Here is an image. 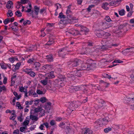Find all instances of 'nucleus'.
<instances>
[{"instance_id":"nucleus-1","label":"nucleus","mask_w":134,"mask_h":134,"mask_svg":"<svg viewBox=\"0 0 134 134\" xmlns=\"http://www.w3.org/2000/svg\"><path fill=\"white\" fill-rule=\"evenodd\" d=\"M88 87L86 85H81L77 86H71L69 89V91L71 93L75 92L79 90L83 91H87Z\"/></svg>"},{"instance_id":"nucleus-2","label":"nucleus","mask_w":134,"mask_h":134,"mask_svg":"<svg viewBox=\"0 0 134 134\" xmlns=\"http://www.w3.org/2000/svg\"><path fill=\"white\" fill-rule=\"evenodd\" d=\"M81 103L78 101H74L71 102L68 107V109L70 111L69 112L73 111L75 108H77L80 105Z\"/></svg>"},{"instance_id":"nucleus-3","label":"nucleus","mask_w":134,"mask_h":134,"mask_svg":"<svg viewBox=\"0 0 134 134\" xmlns=\"http://www.w3.org/2000/svg\"><path fill=\"white\" fill-rule=\"evenodd\" d=\"M82 61L80 59H75L69 61L68 63V65H71L72 67H76L79 65L80 63H82Z\"/></svg>"},{"instance_id":"nucleus-4","label":"nucleus","mask_w":134,"mask_h":134,"mask_svg":"<svg viewBox=\"0 0 134 134\" xmlns=\"http://www.w3.org/2000/svg\"><path fill=\"white\" fill-rule=\"evenodd\" d=\"M69 52V51L68 48L65 47L59 49L58 52V55L60 57H62L65 55Z\"/></svg>"},{"instance_id":"nucleus-5","label":"nucleus","mask_w":134,"mask_h":134,"mask_svg":"<svg viewBox=\"0 0 134 134\" xmlns=\"http://www.w3.org/2000/svg\"><path fill=\"white\" fill-rule=\"evenodd\" d=\"M81 65L80 66L81 70H88L91 69L90 66H89L88 64L87 63H85L83 61L82 63H80Z\"/></svg>"},{"instance_id":"nucleus-6","label":"nucleus","mask_w":134,"mask_h":134,"mask_svg":"<svg viewBox=\"0 0 134 134\" xmlns=\"http://www.w3.org/2000/svg\"><path fill=\"white\" fill-rule=\"evenodd\" d=\"M67 77L69 78V80L73 81L75 79V75L74 74L73 71L69 72L67 74Z\"/></svg>"},{"instance_id":"nucleus-7","label":"nucleus","mask_w":134,"mask_h":134,"mask_svg":"<svg viewBox=\"0 0 134 134\" xmlns=\"http://www.w3.org/2000/svg\"><path fill=\"white\" fill-rule=\"evenodd\" d=\"M66 32H68L70 34L75 35L79 34V31H77L73 28L69 29Z\"/></svg>"},{"instance_id":"nucleus-8","label":"nucleus","mask_w":134,"mask_h":134,"mask_svg":"<svg viewBox=\"0 0 134 134\" xmlns=\"http://www.w3.org/2000/svg\"><path fill=\"white\" fill-rule=\"evenodd\" d=\"M51 103L50 102H48L46 103L44 106V109L48 113L49 112V110L51 108Z\"/></svg>"},{"instance_id":"nucleus-9","label":"nucleus","mask_w":134,"mask_h":134,"mask_svg":"<svg viewBox=\"0 0 134 134\" xmlns=\"http://www.w3.org/2000/svg\"><path fill=\"white\" fill-rule=\"evenodd\" d=\"M51 65L49 64H46L42 66L41 68V69L47 71L51 70Z\"/></svg>"},{"instance_id":"nucleus-10","label":"nucleus","mask_w":134,"mask_h":134,"mask_svg":"<svg viewBox=\"0 0 134 134\" xmlns=\"http://www.w3.org/2000/svg\"><path fill=\"white\" fill-rule=\"evenodd\" d=\"M93 132V131L90 129L86 128L83 130L82 134H92Z\"/></svg>"},{"instance_id":"nucleus-11","label":"nucleus","mask_w":134,"mask_h":134,"mask_svg":"<svg viewBox=\"0 0 134 134\" xmlns=\"http://www.w3.org/2000/svg\"><path fill=\"white\" fill-rule=\"evenodd\" d=\"M80 26L81 27V31L85 32V33L84 34H85V35H86V33L88 32L89 31V29L83 26L80 25Z\"/></svg>"},{"instance_id":"nucleus-12","label":"nucleus","mask_w":134,"mask_h":134,"mask_svg":"<svg viewBox=\"0 0 134 134\" xmlns=\"http://www.w3.org/2000/svg\"><path fill=\"white\" fill-rule=\"evenodd\" d=\"M100 26L102 29H107V23L105 22L102 21L100 23Z\"/></svg>"},{"instance_id":"nucleus-13","label":"nucleus","mask_w":134,"mask_h":134,"mask_svg":"<svg viewBox=\"0 0 134 134\" xmlns=\"http://www.w3.org/2000/svg\"><path fill=\"white\" fill-rule=\"evenodd\" d=\"M45 75L47 76L46 77H48V79L51 78H53L55 77V76L54 74V72L51 71L49 73H48L45 74Z\"/></svg>"},{"instance_id":"nucleus-14","label":"nucleus","mask_w":134,"mask_h":134,"mask_svg":"<svg viewBox=\"0 0 134 134\" xmlns=\"http://www.w3.org/2000/svg\"><path fill=\"white\" fill-rule=\"evenodd\" d=\"M59 80L55 82L56 83L57 86L58 87L60 88L62 87L64 85L63 83H62V82L61 80L59 79Z\"/></svg>"},{"instance_id":"nucleus-15","label":"nucleus","mask_w":134,"mask_h":134,"mask_svg":"<svg viewBox=\"0 0 134 134\" xmlns=\"http://www.w3.org/2000/svg\"><path fill=\"white\" fill-rule=\"evenodd\" d=\"M46 59L48 62H52L53 60V56L51 54H49L46 56Z\"/></svg>"},{"instance_id":"nucleus-16","label":"nucleus","mask_w":134,"mask_h":134,"mask_svg":"<svg viewBox=\"0 0 134 134\" xmlns=\"http://www.w3.org/2000/svg\"><path fill=\"white\" fill-rule=\"evenodd\" d=\"M106 58V62H110L114 59L113 56L110 55H107Z\"/></svg>"},{"instance_id":"nucleus-17","label":"nucleus","mask_w":134,"mask_h":134,"mask_svg":"<svg viewBox=\"0 0 134 134\" xmlns=\"http://www.w3.org/2000/svg\"><path fill=\"white\" fill-rule=\"evenodd\" d=\"M100 120H101L102 124L103 125H105L107 124L108 122V118L107 117H105L103 118L102 119H100Z\"/></svg>"},{"instance_id":"nucleus-18","label":"nucleus","mask_w":134,"mask_h":134,"mask_svg":"<svg viewBox=\"0 0 134 134\" xmlns=\"http://www.w3.org/2000/svg\"><path fill=\"white\" fill-rule=\"evenodd\" d=\"M95 126L96 128L100 127V125L102 124L101 120L98 119L94 122Z\"/></svg>"},{"instance_id":"nucleus-19","label":"nucleus","mask_w":134,"mask_h":134,"mask_svg":"<svg viewBox=\"0 0 134 134\" xmlns=\"http://www.w3.org/2000/svg\"><path fill=\"white\" fill-rule=\"evenodd\" d=\"M48 77H45V79L42 80L41 81V83L42 84L43 86H45L46 85L48 82Z\"/></svg>"},{"instance_id":"nucleus-20","label":"nucleus","mask_w":134,"mask_h":134,"mask_svg":"<svg viewBox=\"0 0 134 134\" xmlns=\"http://www.w3.org/2000/svg\"><path fill=\"white\" fill-rule=\"evenodd\" d=\"M108 5L109 4L108 3H103L102 5V7L103 9L107 10L109 9L108 7Z\"/></svg>"},{"instance_id":"nucleus-21","label":"nucleus","mask_w":134,"mask_h":134,"mask_svg":"<svg viewBox=\"0 0 134 134\" xmlns=\"http://www.w3.org/2000/svg\"><path fill=\"white\" fill-rule=\"evenodd\" d=\"M74 74L76 76L81 77V72L79 70L75 71H73Z\"/></svg>"},{"instance_id":"nucleus-22","label":"nucleus","mask_w":134,"mask_h":134,"mask_svg":"<svg viewBox=\"0 0 134 134\" xmlns=\"http://www.w3.org/2000/svg\"><path fill=\"white\" fill-rule=\"evenodd\" d=\"M127 98L130 101H134V93L130 95Z\"/></svg>"},{"instance_id":"nucleus-23","label":"nucleus","mask_w":134,"mask_h":134,"mask_svg":"<svg viewBox=\"0 0 134 134\" xmlns=\"http://www.w3.org/2000/svg\"><path fill=\"white\" fill-rule=\"evenodd\" d=\"M122 126L121 125H113L112 127L115 130H118V129L121 128Z\"/></svg>"},{"instance_id":"nucleus-24","label":"nucleus","mask_w":134,"mask_h":134,"mask_svg":"<svg viewBox=\"0 0 134 134\" xmlns=\"http://www.w3.org/2000/svg\"><path fill=\"white\" fill-rule=\"evenodd\" d=\"M15 66V68L13 69V71H15L18 70L20 65V64L19 63H17L15 65H14Z\"/></svg>"},{"instance_id":"nucleus-25","label":"nucleus","mask_w":134,"mask_h":134,"mask_svg":"<svg viewBox=\"0 0 134 134\" xmlns=\"http://www.w3.org/2000/svg\"><path fill=\"white\" fill-rule=\"evenodd\" d=\"M104 101L102 99H100L99 100V105H100V104H101V106L100 107H99L98 106V108L100 109L101 108H102L103 106V104L104 103Z\"/></svg>"},{"instance_id":"nucleus-26","label":"nucleus","mask_w":134,"mask_h":134,"mask_svg":"<svg viewBox=\"0 0 134 134\" xmlns=\"http://www.w3.org/2000/svg\"><path fill=\"white\" fill-rule=\"evenodd\" d=\"M71 11L69 9H67L66 12V14L67 15V16L68 18H69V17H70L71 16Z\"/></svg>"},{"instance_id":"nucleus-27","label":"nucleus","mask_w":134,"mask_h":134,"mask_svg":"<svg viewBox=\"0 0 134 134\" xmlns=\"http://www.w3.org/2000/svg\"><path fill=\"white\" fill-rule=\"evenodd\" d=\"M89 64H88V65L89 66H90V68H91V69H92V65L95 64V63H94V61L92 60H89Z\"/></svg>"},{"instance_id":"nucleus-28","label":"nucleus","mask_w":134,"mask_h":134,"mask_svg":"<svg viewBox=\"0 0 134 134\" xmlns=\"http://www.w3.org/2000/svg\"><path fill=\"white\" fill-rule=\"evenodd\" d=\"M30 119L32 120L36 121H37L38 119V118L36 116L33 115H30Z\"/></svg>"},{"instance_id":"nucleus-29","label":"nucleus","mask_w":134,"mask_h":134,"mask_svg":"<svg viewBox=\"0 0 134 134\" xmlns=\"http://www.w3.org/2000/svg\"><path fill=\"white\" fill-rule=\"evenodd\" d=\"M40 100L42 103H44L47 100V99L45 97H43L41 98L40 99Z\"/></svg>"},{"instance_id":"nucleus-30","label":"nucleus","mask_w":134,"mask_h":134,"mask_svg":"<svg viewBox=\"0 0 134 134\" xmlns=\"http://www.w3.org/2000/svg\"><path fill=\"white\" fill-rule=\"evenodd\" d=\"M13 13H12V11L10 10H8V12L7 13V15L8 17H11L13 16Z\"/></svg>"},{"instance_id":"nucleus-31","label":"nucleus","mask_w":134,"mask_h":134,"mask_svg":"<svg viewBox=\"0 0 134 134\" xmlns=\"http://www.w3.org/2000/svg\"><path fill=\"white\" fill-rule=\"evenodd\" d=\"M15 15L18 17H20L22 16V13L19 10L16 11L15 13Z\"/></svg>"},{"instance_id":"nucleus-32","label":"nucleus","mask_w":134,"mask_h":134,"mask_svg":"<svg viewBox=\"0 0 134 134\" xmlns=\"http://www.w3.org/2000/svg\"><path fill=\"white\" fill-rule=\"evenodd\" d=\"M112 129V128L110 127H108L105 129L104 130V131L105 133H107L111 131Z\"/></svg>"},{"instance_id":"nucleus-33","label":"nucleus","mask_w":134,"mask_h":134,"mask_svg":"<svg viewBox=\"0 0 134 134\" xmlns=\"http://www.w3.org/2000/svg\"><path fill=\"white\" fill-rule=\"evenodd\" d=\"M29 121L28 120H25L23 123V125L24 126H27V125H28L29 123Z\"/></svg>"},{"instance_id":"nucleus-34","label":"nucleus","mask_w":134,"mask_h":134,"mask_svg":"<svg viewBox=\"0 0 134 134\" xmlns=\"http://www.w3.org/2000/svg\"><path fill=\"white\" fill-rule=\"evenodd\" d=\"M34 10L35 12V14L36 15H37L38 14V12L39 10V8L37 7V6H35L34 7Z\"/></svg>"},{"instance_id":"nucleus-35","label":"nucleus","mask_w":134,"mask_h":134,"mask_svg":"<svg viewBox=\"0 0 134 134\" xmlns=\"http://www.w3.org/2000/svg\"><path fill=\"white\" fill-rule=\"evenodd\" d=\"M50 124L52 126H56V123L55 121L54 120H52L51 121Z\"/></svg>"},{"instance_id":"nucleus-36","label":"nucleus","mask_w":134,"mask_h":134,"mask_svg":"<svg viewBox=\"0 0 134 134\" xmlns=\"http://www.w3.org/2000/svg\"><path fill=\"white\" fill-rule=\"evenodd\" d=\"M31 71V70L28 68H26L25 69H24L23 70V72H25L29 74Z\"/></svg>"},{"instance_id":"nucleus-37","label":"nucleus","mask_w":134,"mask_h":134,"mask_svg":"<svg viewBox=\"0 0 134 134\" xmlns=\"http://www.w3.org/2000/svg\"><path fill=\"white\" fill-rule=\"evenodd\" d=\"M104 19L107 22L112 21L111 19L109 16H106L104 18Z\"/></svg>"},{"instance_id":"nucleus-38","label":"nucleus","mask_w":134,"mask_h":134,"mask_svg":"<svg viewBox=\"0 0 134 134\" xmlns=\"http://www.w3.org/2000/svg\"><path fill=\"white\" fill-rule=\"evenodd\" d=\"M31 21L28 20L25 21L23 22V24L24 25H26L27 24H31Z\"/></svg>"},{"instance_id":"nucleus-39","label":"nucleus","mask_w":134,"mask_h":134,"mask_svg":"<svg viewBox=\"0 0 134 134\" xmlns=\"http://www.w3.org/2000/svg\"><path fill=\"white\" fill-rule=\"evenodd\" d=\"M117 2L116 1H112L109 4V5L110 6H112L114 5H116V4Z\"/></svg>"},{"instance_id":"nucleus-40","label":"nucleus","mask_w":134,"mask_h":134,"mask_svg":"<svg viewBox=\"0 0 134 134\" xmlns=\"http://www.w3.org/2000/svg\"><path fill=\"white\" fill-rule=\"evenodd\" d=\"M41 108L38 107L35 108L34 110V112L35 113H37L40 111L41 110Z\"/></svg>"},{"instance_id":"nucleus-41","label":"nucleus","mask_w":134,"mask_h":134,"mask_svg":"<svg viewBox=\"0 0 134 134\" xmlns=\"http://www.w3.org/2000/svg\"><path fill=\"white\" fill-rule=\"evenodd\" d=\"M125 11L123 9H122L120 10L119 12V14L121 15H123L125 14Z\"/></svg>"},{"instance_id":"nucleus-42","label":"nucleus","mask_w":134,"mask_h":134,"mask_svg":"<svg viewBox=\"0 0 134 134\" xmlns=\"http://www.w3.org/2000/svg\"><path fill=\"white\" fill-rule=\"evenodd\" d=\"M40 111V114L41 115V116L44 115L45 114V112L44 110L41 108V110Z\"/></svg>"},{"instance_id":"nucleus-43","label":"nucleus","mask_w":134,"mask_h":134,"mask_svg":"<svg viewBox=\"0 0 134 134\" xmlns=\"http://www.w3.org/2000/svg\"><path fill=\"white\" fill-rule=\"evenodd\" d=\"M95 5H94L92 4L91 5L88 7L87 9V10L88 12H90V10L91 9L94 7Z\"/></svg>"},{"instance_id":"nucleus-44","label":"nucleus","mask_w":134,"mask_h":134,"mask_svg":"<svg viewBox=\"0 0 134 134\" xmlns=\"http://www.w3.org/2000/svg\"><path fill=\"white\" fill-rule=\"evenodd\" d=\"M16 59H16V58L14 57H11L9 59V60L12 63L14 62L15 60Z\"/></svg>"},{"instance_id":"nucleus-45","label":"nucleus","mask_w":134,"mask_h":134,"mask_svg":"<svg viewBox=\"0 0 134 134\" xmlns=\"http://www.w3.org/2000/svg\"><path fill=\"white\" fill-rule=\"evenodd\" d=\"M96 88H95L96 89H97L98 90L100 91H103L104 90L103 87H100L99 86H98L97 87H96Z\"/></svg>"},{"instance_id":"nucleus-46","label":"nucleus","mask_w":134,"mask_h":134,"mask_svg":"<svg viewBox=\"0 0 134 134\" xmlns=\"http://www.w3.org/2000/svg\"><path fill=\"white\" fill-rule=\"evenodd\" d=\"M101 33V34H102V35L103 36H104V37H105V38H107V37L109 36L110 35V34L108 32H105V33L104 34L102 33V32Z\"/></svg>"},{"instance_id":"nucleus-47","label":"nucleus","mask_w":134,"mask_h":134,"mask_svg":"<svg viewBox=\"0 0 134 134\" xmlns=\"http://www.w3.org/2000/svg\"><path fill=\"white\" fill-rule=\"evenodd\" d=\"M127 25L126 24H121L119 27V28L120 29H122L124 27H125Z\"/></svg>"},{"instance_id":"nucleus-48","label":"nucleus","mask_w":134,"mask_h":134,"mask_svg":"<svg viewBox=\"0 0 134 134\" xmlns=\"http://www.w3.org/2000/svg\"><path fill=\"white\" fill-rule=\"evenodd\" d=\"M13 94L17 98V100L19 99L20 98L21 96L20 95H18L16 92H13Z\"/></svg>"},{"instance_id":"nucleus-49","label":"nucleus","mask_w":134,"mask_h":134,"mask_svg":"<svg viewBox=\"0 0 134 134\" xmlns=\"http://www.w3.org/2000/svg\"><path fill=\"white\" fill-rule=\"evenodd\" d=\"M33 102V101L32 100L30 101H26L25 102V104L26 105H31Z\"/></svg>"},{"instance_id":"nucleus-50","label":"nucleus","mask_w":134,"mask_h":134,"mask_svg":"<svg viewBox=\"0 0 134 134\" xmlns=\"http://www.w3.org/2000/svg\"><path fill=\"white\" fill-rule=\"evenodd\" d=\"M54 42V41L52 39H50L49 40V41L47 42V44L50 45L53 43Z\"/></svg>"},{"instance_id":"nucleus-51","label":"nucleus","mask_w":134,"mask_h":134,"mask_svg":"<svg viewBox=\"0 0 134 134\" xmlns=\"http://www.w3.org/2000/svg\"><path fill=\"white\" fill-rule=\"evenodd\" d=\"M94 48H92L91 49H87L86 50V53H92L94 52L95 51H94L93 49Z\"/></svg>"},{"instance_id":"nucleus-52","label":"nucleus","mask_w":134,"mask_h":134,"mask_svg":"<svg viewBox=\"0 0 134 134\" xmlns=\"http://www.w3.org/2000/svg\"><path fill=\"white\" fill-rule=\"evenodd\" d=\"M58 18H65V15H64L63 13L61 12L59 14Z\"/></svg>"},{"instance_id":"nucleus-53","label":"nucleus","mask_w":134,"mask_h":134,"mask_svg":"<svg viewBox=\"0 0 134 134\" xmlns=\"http://www.w3.org/2000/svg\"><path fill=\"white\" fill-rule=\"evenodd\" d=\"M10 22V20L9 19L7 18L3 21L4 24L6 25Z\"/></svg>"},{"instance_id":"nucleus-54","label":"nucleus","mask_w":134,"mask_h":134,"mask_svg":"<svg viewBox=\"0 0 134 134\" xmlns=\"http://www.w3.org/2000/svg\"><path fill=\"white\" fill-rule=\"evenodd\" d=\"M29 75L32 77H34L35 75V74L34 72L31 71Z\"/></svg>"},{"instance_id":"nucleus-55","label":"nucleus","mask_w":134,"mask_h":134,"mask_svg":"<svg viewBox=\"0 0 134 134\" xmlns=\"http://www.w3.org/2000/svg\"><path fill=\"white\" fill-rule=\"evenodd\" d=\"M12 114L13 115V116L11 118L10 117V119L12 120H14L15 118L16 117V115L14 113H12Z\"/></svg>"},{"instance_id":"nucleus-56","label":"nucleus","mask_w":134,"mask_h":134,"mask_svg":"<svg viewBox=\"0 0 134 134\" xmlns=\"http://www.w3.org/2000/svg\"><path fill=\"white\" fill-rule=\"evenodd\" d=\"M27 128V126H24L23 127H21L20 128V131L23 132Z\"/></svg>"},{"instance_id":"nucleus-57","label":"nucleus","mask_w":134,"mask_h":134,"mask_svg":"<svg viewBox=\"0 0 134 134\" xmlns=\"http://www.w3.org/2000/svg\"><path fill=\"white\" fill-rule=\"evenodd\" d=\"M6 88L4 86H0V93H1L2 90H5Z\"/></svg>"},{"instance_id":"nucleus-58","label":"nucleus","mask_w":134,"mask_h":134,"mask_svg":"<svg viewBox=\"0 0 134 134\" xmlns=\"http://www.w3.org/2000/svg\"><path fill=\"white\" fill-rule=\"evenodd\" d=\"M123 62L122 61H121L119 59L118 60H115L113 62V63H123Z\"/></svg>"},{"instance_id":"nucleus-59","label":"nucleus","mask_w":134,"mask_h":134,"mask_svg":"<svg viewBox=\"0 0 134 134\" xmlns=\"http://www.w3.org/2000/svg\"><path fill=\"white\" fill-rule=\"evenodd\" d=\"M35 61V59L32 58L31 59H29L27 61V62L29 63H31Z\"/></svg>"},{"instance_id":"nucleus-60","label":"nucleus","mask_w":134,"mask_h":134,"mask_svg":"<svg viewBox=\"0 0 134 134\" xmlns=\"http://www.w3.org/2000/svg\"><path fill=\"white\" fill-rule=\"evenodd\" d=\"M18 119L20 122H22L23 120L22 115L19 116L18 117Z\"/></svg>"},{"instance_id":"nucleus-61","label":"nucleus","mask_w":134,"mask_h":134,"mask_svg":"<svg viewBox=\"0 0 134 134\" xmlns=\"http://www.w3.org/2000/svg\"><path fill=\"white\" fill-rule=\"evenodd\" d=\"M55 7L56 8V10H57L58 8H61V5L59 3H57L55 5Z\"/></svg>"},{"instance_id":"nucleus-62","label":"nucleus","mask_w":134,"mask_h":134,"mask_svg":"<svg viewBox=\"0 0 134 134\" xmlns=\"http://www.w3.org/2000/svg\"><path fill=\"white\" fill-rule=\"evenodd\" d=\"M36 92L39 94H43V91H41L40 90H37L36 91Z\"/></svg>"},{"instance_id":"nucleus-63","label":"nucleus","mask_w":134,"mask_h":134,"mask_svg":"<svg viewBox=\"0 0 134 134\" xmlns=\"http://www.w3.org/2000/svg\"><path fill=\"white\" fill-rule=\"evenodd\" d=\"M130 23L132 24V26L133 27L134 26V19H131L130 20Z\"/></svg>"},{"instance_id":"nucleus-64","label":"nucleus","mask_w":134,"mask_h":134,"mask_svg":"<svg viewBox=\"0 0 134 134\" xmlns=\"http://www.w3.org/2000/svg\"><path fill=\"white\" fill-rule=\"evenodd\" d=\"M19 130L16 129L14 130L13 132V134H19Z\"/></svg>"}]
</instances>
